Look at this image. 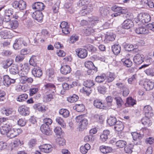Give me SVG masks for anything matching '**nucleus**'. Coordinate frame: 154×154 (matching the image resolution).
I'll list each match as a JSON object with an SVG mask.
<instances>
[{"label": "nucleus", "instance_id": "obj_1", "mask_svg": "<svg viewBox=\"0 0 154 154\" xmlns=\"http://www.w3.org/2000/svg\"><path fill=\"white\" fill-rule=\"evenodd\" d=\"M151 19L150 15L147 13H140L138 15L135 22L139 25L140 23L144 24L148 23L150 21Z\"/></svg>", "mask_w": 154, "mask_h": 154}, {"label": "nucleus", "instance_id": "obj_2", "mask_svg": "<svg viewBox=\"0 0 154 154\" xmlns=\"http://www.w3.org/2000/svg\"><path fill=\"white\" fill-rule=\"evenodd\" d=\"M76 121L79 123V130L80 131H82L84 129L88 124V120L84 118L82 115L76 116L75 118Z\"/></svg>", "mask_w": 154, "mask_h": 154}, {"label": "nucleus", "instance_id": "obj_3", "mask_svg": "<svg viewBox=\"0 0 154 154\" xmlns=\"http://www.w3.org/2000/svg\"><path fill=\"white\" fill-rule=\"evenodd\" d=\"M32 18L37 21L41 23L43 20V15L41 11H36L33 12L32 14Z\"/></svg>", "mask_w": 154, "mask_h": 154}, {"label": "nucleus", "instance_id": "obj_4", "mask_svg": "<svg viewBox=\"0 0 154 154\" xmlns=\"http://www.w3.org/2000/svg\"><path fill=\"white\" fill-rule=\"evenodd\" d=\"M18 111L20 115L24 116L28 115L29 114V108L25 105L20 106Z\"/></svg>", "mask_w": 154, "mask_h": 154}, {"label": "nucleus", "instance_id": "obj_5", "mask_svg": "<svg viewBox=\"0 0 154 154\" xmlns=\"http://www.w3.org/2000/svg\"><path fill=\"white\" fill-rule=\"evenodd\" d=\"M75 51L78 57L80 58H84L87 56L88 51L86 49L78 48L76 49Z\"/></svg>", "mask_w": 154, "mask_h": 154}, {"label": "nucleus", "instance_id": "obj_6", "mask_svg": "<svg viewBox=\"0 0 154 154\" xmlns=\"http://www.w3.org/2000/svg\"><path fill=\"white\" fill-rule=\"evenodd\" d=\"M32 72L34 76L36 77L39 78L42 75V70L41 68L39 66L34 67L32 70Z\"/></svg>", "mask_w": 154, "mask_h": 154}, {"label": "nucleus", "instance_id": "obj_7", "mask_svg": "<svg viewBox=\"0 0 154 154\" xmlns=\"http://www.w3.org/2000/svg\"><path fill=\"white\" fill-rule=\"evenodd\" d=\"M39 148L42 152L47 153L50 152L52 149L51 145L49 144H46L41 145Z\"/></svg>", "mask_w": 154, "mask_h": 154}, {"label": "nucleus", "instance_id": "obj_8", "mask_svg": "<svg viewBox=\"0 0 154 154\" xmlns=\"http://www.w3.org/2000/svg\"><path fill=\"white\" fill-rule=\"evenodd\" d=\"M45 5L42 2H38L35 3L32 5L33 9H35L36 11H41L44 9Z\"/></svg>", "mask_w": 154, "mask_h": 154}, {"label": "nucleus", "instance_id": "obj_9", "mask_svg": "<svg viewBox=\"0 0 154 154\" xmlns=\"http://www.w3.org/2000/svg\"><path fill=\"white\" fill-rule=\"evenodd\" d=\"M143 85L144 88L146 91H150L152 90L154 87V83L150 80L144 81Z\"/></svg>", "mask_w": 154, "mask_h": 154}, {"label": "nucleus", "instance_id": "obj_10", "mask_svg": "<svg viewBox=\"0 0 154 154\" xmlns=\"http://www.w3.org/2000/svg\"><path fill=\"white\" fill-rule=\"evenodd\" d=\"M144 58L142 54H137L133 58V60L135 63L137 64H141L144 61Z\"/></svg>", "mask_w": 154, "mask_h": 154}, {"label": "nucleus", "instance_id": "obj_11", "mask_svg": "<svg viewBox=\"0 0 154 154\" xmlns=\"http://www.w3.org/2000/svg\"><path fill=\"white\" fill-rule=\"evenodd\" d=\"M4 85L8 87L11 84H14L15 82V80L11 79L8 75H5L3 76Z\"/></svg>", "mask_w": 154, "mask_h": 154}, {"label": "nucleus", "instance_id": "obj_12", "mask_svg": "<svg viewBox=\"0 0 154 154\" xmlns=\"http://www.w3.org/2000/svg\"><path fill=\"white\" fill-rule=\"evenodd\" d=\"M18 25L19 23L18 20H14L10 21L8 23V25L6 28L10 29H15L18 27Z\"/></svg>", "mask_w": 154, "mask_h": 154}, {"label": "nucleus", "instance_id": "obj_13", "mask_svg": "<svg viewBox=\"0 0 154 154\" xmlns=\"http://www.w3.org/2000/svg\"><path fill=\"white\" fill-rule=\"evenodd\" d=\"M116 77V76L114 73L109 72H107L106 75L105 79L107 83L112 82Z\"/></svg>", "mask_w": 154, "mask_h": 154}, {"label": "nucleus", "instance_id": "obj_14", "mask_svg": "<svg viewBox=\"0 0 154 154\" xmlns=\"http://www.w3.org/2000/svg\"><path fill=\"white\" fill-rule=\"evenodd\" d=\"M135 31L138 34H147L149 32V30L148 29H145L142 26L137 28Z\"/></svg>", "mask_w": 154, "mask_h": 154}, {"label": "nucleus", "instance_id": "obj_15", "mask_svg": "<svg viewBox=\"0 0 154 154\" xmlns=\"http://www.w3.org/2000/svg\"><path fill=\"white\" fill-rule=\"evenodd\" d=\"M134 23L131 20L128 19L125 20L123 22L122 27L126 29H128L133 26Z\"/></svg>", "mask_w": 154, "mask_h": 154}, {"label": "nucleus", "instance_id": "obj_16", "mask_svg": "<svg viewBox=\"0 0 154 154\" xmlns=\"http://www.w3.org/2000/svg\"><path fill=\"white\" fill-rule=\"evenodd\" d=\"M23 42L22 39L21 38L16 39L13 45L14 49L16 50L20 49L22 46Z\"/></svg>", "mask_w": 154, "mask_h": 154}, {"label": "nucleus", "instance_id": "obj_17", "mask_svg": "<svg viewBox=\"0 0 154 154\" xmlns=\"http://www.w3.org/2000/svg\"><path fill=\"white\" fill-rule=\"evenodd\" d=\"M60 70L62 74L66 75L70 72L71 69L69 66L66 65L62 66Z\"/></svg>", "mask_w": 154, "mask_h": 154}, {"label": "nucleus", "instance_id": "obj_18", "mask_svg": "<svg viewBox=\"0 0 154 154\" xmlns=\"http://www.w3.org/2000/svg\"><path fill=\"white\" fill-rule=\"evenodd\" d=\"M100 150L103 154H107L112 152V149L110 147L102 145L99 148Z\"/></svg>", "mask_w": 154, "mask_h": 154}, {"label": "nucleus", "instance_id": "obj_19", "mask_svg": "<svg viewBox=\"0 0 154 154\" xmlns=\"http://www.w3.org/2000/svg\"><path fill=\"white\" fill-rule=\"evenodd\" d=\"M85 66L88 69H93L95 72L97 71V68L95 66L93 63L91 61H86L85 63Z\"/></svg>", "mask_w": 154, "mask_h": 154}, {"label": "nucleus", "instance_id": "obj_20", "mask_svg": "<svg viewBox=\"0 0 154 154\" xmlns=\"http://www.w3.org/2000/svg\"><path fill=\"white\" fill-rule=\"evenodd\" d=\"M150 116H145L141 119V122L143 124L146 126H149L152 124V122L150 120L149 117Z\"/></svg>", "mask_w": 154, "mask_h": 154}, {"label": "nucleus", "instance_id": "obj_21", "mask_svg": "<svg viewBox=\"0 0 154 154\" xmlns=\"http://www.w3.org/2000/svg\"><path fill=\"white\" fill-rule=\"evenodd\" d=\"M84 47L91 54L96 53L97 51V48L91 44L86 45Z\"/></svg>", "mask_w": 154, "mask_h": 154}, {"label": "nucleus", "instance_id": "obj_22", "mask_svg": "<svg viewBox=\"0 0 154 154\" xmlns=\"http://www.w3.org/2000/svg\"><path fill=\"white\" fill-rule=\"evenodd\" d=\"M10 73L12 74H16L18 73L19 74V70L17 65L13 64L12 65L11 68H9Z\"/></svg>", "mask_w": 154, "mask_h": 154}, {"label": "nucleus", "instance_id": "obj_23", "mask_svg": "<svg viewBox=\"0 0 154 154\" xmlns=\"http://www.w3.org/2000/svg\"><path fill=\"white\" fill-rule=\"evenodd\" d=\"M112 49L113 53L116 55L118 54L121 50V47L119 44H114L112 47Z\"/></svg>", "mask_w": 154, "mask_h": 154}, {"label": "nucleus", "instance_id": "obj_24", "mask_svg": "<svg viewBox=\"0 0 154 154\" xmlns=\"http://www.w3.org/2000/svg\"><path fill=\"white\" fill-rule=\"evenodd\" d=\"M33 107L35 110L42 112H44L46 110V107L44 106H42L39 103L35 104L33 106Z\"/></svg>", "mask_w": 154, "mask_h": 154}, {"label": "nucleus", "instance_id": "obj_25", "mask_svg": "<svg viewBox=\"0 0 154 154\" xmlns=\"http://www.w3.org/2000/svg\"><path fill=\"white\" fill-rule=\"evenodd\" d=\"M91 146L88 143H86L84 146H82L80 148V151L83 154H85L90 149Z\"/></svg>", "mask_w": 154, "mask_h": 154}, {"label": "nucleus", "instance_id": "obj_26", "mask_svg": "<svg viewBox=\"0 0 154 154\" xmlns=\"http://www.w3.org/2000/svg\"><path fill=\"white\" fill-rule=\"evenodd\" d=\"M114 128L116 131H120L123 129L124 126L122 122L120 121H118L115 125Z\"/></svg>", "mask_w": 154, "mask_h": 154}, {"label": "nucleus", "instance_id": "obj_27", "mask_svg": "<svg viewBox=\"0 0 154 154\" xmlns=\"http://www.w3.org/2000/svg\"><path fill=\"white\" fill-rule=\"evenodd\" d=\"M40 130L45 135H49L50 131L49 127L45 125H41Z\"/></svg>", "mask_w": 154, "mask_h": 154}, {"label": "nucleus", "instance_id": "obj_28", "mask_svg": "<svg viewBox=\"0 0 154 154\" xmlns=\"http://www.w3.org/2000/svg\"><path fill=\"white\" fill-rule=\"evenodd\" d=\"M26 20L24 21L25 17L22 19V20L23 21V23L24 25L28 28L31 27L32 25V21L31 19L30 18H27L26 17H25Z\"/></svg>", "mask_w": 154, "mask_h": 154}, {"label": "nucleus", "instance_id": "obj_29", "mask_svg": "<svg viewBox=\"0 0 154 154\" xmlns=\"http://www.w3.org/2000/svg\"><path fill=\"white\" fill-rule=\"evenodd\" d=\"M45 88L51 91V92L54 93L56 92L55 86L53 84L51 83H48L44 85Z\"/></svg>", "mask_w": 154, "mask_h": 154}, {"label": "nucleus", "instance_id": "obj_30", "mask_svg": "<svg viewBox=\"0 0 154 154\" xmlns=\"http://www.w3.org/2000/svg\"><path fill=\"white\" fill-rule=\"evenodd\" d=\"M59 113L64 118H67L69 115V111L66 109H61L59 110Z\"/></svg>", "mask_w": 154, "mask_h": 154}, {"label": "nucleus", "instance_id": "obj_31", "mask_svg": "<svg viewBox=\"0 0 154 154\" xmlns=\"http://www.w3.org/2000/svg\"><path fill=\"white\" fill-rule=\"evenodd\" d=\"M152 108L149 105L145 106L143 108V112L145 113V116H150L151 113Z\"/></svg>", "mask_w": 154, "mask_h": 154}, {"label": "nucleus", "instance_id": "obj_32", "mask_svg": "<svg viewBox=\"0 0 154 154\" xmlns=\"http://www.w3.org/2000/svg\"><path fill=\"white\" fill-rule=\"evenodd\" d=\"M106 74L103 73L100 75L97 76L95 78V81L98 83H102L103 82L105 79Z\"/></svg>", "mask_w": 154, "mask_h": 154}, {"label": "nucleus", "instance_id": "obj_33", "mask_svg": "<svg viewBox=\"0 0 154 154\" xmlns=\"http://www.w3.org/2000/svg\"><path fill=\"white\" fill-rule=\"evenodd\" d=\"M136 104V100L131 97H128L126 99V103L125 104L126 106H133Z\"/></svg>", "mask_w": 154, "mask_h": 154}, {"label": "nucleus", "instance_id": "obj_34", "mask_svg": "<svg viewBox=\"0 0 154 154\" xmlns=\"http://www.w3.org/2000/svg\"><path fill=\"white\" fill-rule=\"evenodd\" d=\"M73 108L78 112H82L85 110V107L83 104H77L73 107Z\"/></svg>", "mask_w": 154, "mask_h": 154}, {"label": "nucleus", "instance_id": "obj_35", "mask_svg": "<svg viewBox=\"0 0 154 154\" xmlns=\"http://www.w3.org/2000/svg\"><path fill=\"white\" fill-rule=\"evenodd\" d=\"M79 98L78 95L75 94H73L72 96H70L67 97V100L71 103H74L78 100Z\"/></svg>", "mask_w": 154, "mask_h": 154}, {"label": "nucleus", "instance_id": "obj_36", "mask_svg": "<svg viewBox=\"0 0 154 154\" xmlns=\"http://www.w3.org/2000/svg\"><path fill=\"white\" fill-rule=\"evenodd\" d=\"M12 13L11 10H8V13L6 12L4 18L3 19L4 21L5 22L9 23L10 21L11 18L10 16H11Z\"/></svg>", "mask_w": 154, "mask_h": 154}, {"label": "nucleus", "instance_id": "obj_37", "mask_svg": "<svg viewBox=\"0 0 154 154\" xmlns=\"http://www.w3.org/2000/svg\"><path fill=\"white\" fill-rule=\"evenodd\" d=\"M56 141L58 143L60 146H63L65 144V140L61 136V135H57Z\"/></svg>", "mask_w": 154, "mask_h": 154}, {"label": "nucleus", "instance_id": "obj_38", "mask_svg": "<svg viewBox=\"0 0 154 154\" xmlns=\"http://www.w3.org/2000/svg\"><path fill=\"white\" fill-rule=\"evenodd\" d=\"M94 106L96 108L100 109H104V106H102L103 104L98 99L95 100L94 101Z\"/></svg>", "mask_w": 154, "mask_h": 154}, {"label": "nucleus", "instance_id": "obj_39", "mask_svg": "<svg viewBox=\"0 0 154 154\" xmlns=\"http://www.w3.org/2000/svg\"><path fill=\"white\" fill-rule=\"evenodd\" d=\"M121 61L123 65L127 67H130L132 65V62L129 59H123Z\"/></svg>", "mask_w": 154, "mask_h": 154}, {"label": "nucleus", "instance_id": "obj_40", "mask_svg": "<svg viewBox=\"0 0 154 154\" xmlns=\"http://www.w3.org/2000/svg\"><path fill=\"white\" fill-rule=\"evenodd\" d=\"M56 122L63 128H65L66 124L63 119L61 117L58 116L56 119Z\"/></svg>", "mask_w": 154, "mask_h": 154}, {"label": "nucleus", "instance_id": "obj_41", "mask_svg": "<svg viewBox=\"0 0 154 154\" xmlns=\"http://www.w3.org/2000/svg\"><path fill=\"white\" fill-rule=\"evenodd\" d=\"M134 145L132 144H128L125 147L124 151L126 153H131L132 152V149Z\"/></svg>", "mask_w": 154, "mask_h": 154}, {"label": "nucleus", "instance_id": "obj_42", "mask_svg": "<svg viewBox=\"0 0 154 154\" xmlns=\"http://www.w3.org/2000/svg\"><path fill=\"white\" fill-rule=\"evenodd\" d=\"M9 129V128L8 127L7 125L6 126H2L0 129L1 134L2 135H7L10 131Z\"/></svg>", "mask_w": 154, "mask_h": 154}, {"label": "nucleus", "instance_id": "obj_43", "mask_svg": "<svg viewBox=\"0 0 154 154\" xmlns=\"http://www.w3.org/2000/svg\"><path fill=\"white\" fill-rule=\"evenodd\" d=\"M99 11L100 15L103 17L106 16L108 13V10L104 7H100Z\"/></svg>", "mask_w": 154, "mask_h": 154}, {"label": "nucleus", "instance_id": "obj_44", "mask_svg": "<svg viewBox=\"0 0 154 154\" xmlns=\"http://www.w3.org/2000/svg\"><path fill=\"white\" fill-rule=\"evenodd\" d=\"M117 121L115 117L110 116L107 120V122L110 126L115 125Z\"/></svg>", "mask_w": 154, "mask_h": 154}, {"label": "nucleus", "instance_id": "obj_45", "mask_svg": "<svg viewBox=\"0 0 154 154\" xmlns=\"http://www.w3.org/2000/svg\"><path fill=\"white\" fill-rule=\"evenodd\" d=\"M96 32L95 29L92 28L88 27L84 31L85 34L86 35H93L94 33Z\"/></svg>", "mask_w": 154, "mask_h": 154}, {"label": "nucleus", "instance_id": "obj_46", "mask_svg": "<svg viewBox=\"0 0 154 154\" xmlns=\"http://www.w3.org/2000/svg\"><path fill=\"white\" fill-rule=\"evenodd\" d=\"M83 84L85 87L89 88H91V87L95 85L94 82L91 80H88L85 81Z\"/></svg>", "mask_w": 154, "mask_h": 154}, {"label": "nucleus", "instance_id": "obj_47", "mask_svg": "<svg viewBox=\"0 0 154 154\" xmlns=\"http://www.w3.org/2000/svg\"><path fill=\"white\" fill-rule=\"evenodd\" d=\"M144 72L148 76H154V68H149L145 70Z\"/></svg>", "mask_w": 154, "mask_h": 154}, {"label": "nucleus", "instance_id": "obj_48", "mask_svg": "<svg viewBox=\"0 0 154 154\" xmlns=\"http://www.w3.org/2000/svg\"><path fill=\"white\" fill-rule=\"evenodd\" d=\"M123 46L125 50L128 51L133 50L134 49V46L131 44L125 43L123 44Z\"/></svg>", "mask_w": 154, "mask_h": 154}, {"label": "nucleus", "instance_id": "obj_49", "mask_svg": "<svg viewBox=\"0 0 154 154\" xmlns=\"http://www.w3.org/2000/svg\"><path fill=\"white\" fill-rule=\"evenodd\" d=\"M126 144V142L123 140H119L116 143V146L119 148H122L125 147Z\"/></svg>", "mask_w": 154, "mask_h": 154}, {"label": "nucleus", "instance_id": "obj_50", "mask_svg": "<svg viewBox=\"0 0 154 154\" xmlns=\"http://www.w3.org/2000/svg\"><path fill=\"white\" fill-rule=\"evenodd\" d=\"M39 42L42 43L43 42H45V40L42 39L41 35H37L34 39L33 42L35 45H38L39 43Z\"/></svg>", "mask_w": 154, "mask_h": 154}, {"label": "nucleus", "instance_id": "obj_51", "mask_svg": "<svg viewBox=\"0 0 154 154\" xmlns=\"http://www.w3.org/2000/svg\"><path fill=\"white\" fill-rule=\"evenodd\" d=\"M118 107H120L123 104V101L120 97H116L114 98Z\"/></svg>", "mask_w": 154, "mask_h": 154}, {"label": "nucleus", "instance_id": "obj_52", "mask_svg": "<svg viewBox=\"0 0 154 154\" xmlns=\"http://www.w3.org/2000/svg\"><path fill=\"white\" fill-rule=\"evenodd\" d=\"M18 8L20 10H23L26 8V4L25 2L23 0L20 1L18 2Z\"/></svg>", "mask_w": 154, "mask_h": 154}, {"label": "nucleus", "instance_id": "obj_53", "mask_svg": "<svg viewBox=\"0 0 154 154\" xmlns=\"http://www.w3.org/2000/svg\"><path fill=\"white\" fill-rule=\"evenodd\" d=\"M27 98L28 95L26 94H23L19 96L17 98V100L19 102H23L26 100Z\"/></svg>", "mask_w": 154, "mask_h": 154}, {"label": "nucleus", "instance_id": "obj_54", "mask_svg": "<svg viewBox=\"0 0 154 154\" xmlns=\"http://www.w3.org/2000/svg\"><path fill=\"white\" fill-rule=\"evenodd\" d=\"M12 111L11 109L9 108H4L2 110V113L6 116H8L11 114Z\"/></svg>", "mask_w": 154, "mask_h": 154}, {"label": "nucleus", "instance_id": "obj_55", "mask_svg": "<svg viewBox=\"0 0 154 154\" xmlns=\"http://www.w3.org/2000/svg\"><path fill=\"white\" fill-rule=\"evenodd\" d=\"M151 131L148 128H145L140 130L139 135H148Z\"/></svg>", "mask_w": 154, "mask_h": 154}, {"label": "nucleus", "instance_id": "obj_56", "mask_svg": "<svg viewBox=\"0 0 154 154\" xmlns=\"http://www.w3.org/2000/svg\"><path fill=\"white\" fill-rule=\"evenodd\" d=\"M97 88L98 92L100 94H104L106 92L107 88L103 85L99 86Z\"/></svg>", "mask_w": 154, "mask_h": 154}, {"label": "nucleus", "instance_id": "obj_57", "mask_svg": "<svg viewBox=\"0 0 154 154\" xmlns=\"http://www.w3.org/2000/svg\"><path fill=\"white\" fill-rule=\"evenodd\" d=\"M43 122L44 124L42 125H45L49 126V125H51L53 121L51 119L47 118L43 119Z\"/></svg>", "mask_w": 154, "mask_h": 154}, {"label": "nucleus", "instance_id": "obj_58", "mask_svg": "<svg viewBox=\"0 0 154 154\" xmlns=\"http://www.w3.org/2000/svg\"><path fill=\"white\" fill-rule=\"evenodd\" d=\"M113 99V97L111 96H109L106 98V103L109 107H110L112 106Z\"/></svg>", "mask_w": 154, "mask_h": 154}, {"label": "nucleus", "instance_id": "obj_59", "mask_svg": "<svg viewBox=\"0 0 154 154\" xmlns=\"http://www.w3.org/2000/svg\"><path fill=\"white\" fill-rule=\"evenodd\" d=\"M1 37L4 39H6L9 38L8 32L7 31H1L0 32Z\"/></svg>", "mask_w": 154, "mask_h": 154}, {"label": "nucleus", "instance_id": "obj_60", "mask_svg": "<svg viewBox=\"0 0 154 154\" xmlns=\"http://www.w3.org/2000/svg\"><path fill=\"white\" fill-rule=\"evenodd\" d=\"M82 91L84 94H86L87 96H88L91 93V88L86 87H84L82 90Z\"/></svg>", "mask_w": 154, "mask_h": 154}, {"label": "nucleus", "instance_id": "obj_61", "mask_svg": "<svg viewBox=\"0 0 154 154\" xmlns=\"http://www.w3.org/2000/svg\"><path fill=\"white\" fill-rule=\"evenodd\" d=\"M91 11V9L88 8H86L80 11V14L84 16L90 13Z\"/></svg>", "mask_w": 154, "mask_h": 154}, {"label": "nucleus", "instance_id": "obj_62", "mask_svg": "<svg viewBox=\"0 0 154 154\" xmlns=\"http://www.w3.org/2000/svg\"><path fill=\"white\" fill-rule=\"evenodd\" d=\"M38 89L36 88H32L29 89V95L30 96H32L37 93Z\"/></svg>", "mask_w": 154, "mask_h": 154}, {"label": "nucleus", "instance_id": "obj_63", "mask_svg": "<svg viewBox=\"0 0 154 154\" xmlns=\"http://www.w3.org/2000/svg\"><path fill=\"white\" fill-rule=\"evenodd\" d=\"M54 131L56 135H61L64 134L62 131L61 128L60 127H57L54 129Z\"/></svg>", "mask_w": 154, "mask_h": 154}, {"label": "nucleus", "instance_id": "obj_64", "mask_svg": "<svg viewBox=\"0 0 154 154\" xmlns=\"http://www.w3.org/2000/svg\"><path fill=\"white\" fill-rule=\"evenodd\" d=\"M36 144V140L35 139L30 140L28 143L30 148H33Z\"/></svg>", "mask_w": 154, "mask_h": 154}]
</instances>
